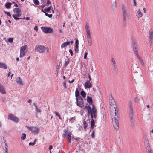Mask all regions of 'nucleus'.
<instances>
[{
	"mask_svg": "<svg viewBox=\"0 0 153 153\" xmlns=\"http://www.w3.org/2000/svg\"><path fill=\"white\" fill-rule=\"evenodd\" d=\"M92 82H90L88 81H87L84 84V87L85 89L87 88H90L92 86Z\"/></svg>",
	"mask_w": 153,
	"mask_h": 153,
	"instance_id": "12",
	"label": "nucleus"
},
{
	"mask_svg": "<svg viewBox=\"0 0 153 153\" xmlns=\"http://www.w3.org/2000/svg\"><path fill=\"white\" fill-rule=\"evenodd\" d=\"M53 148V146L52 145H50L49 146V149H50V150H51V149H52Z\"/></svg>",
	"mask_w": 153,
	"mask_h": 153,
	"instance_id": "58",
	"label": "nucleus"
},
{
	"mask_svg": "<svg viewBox=\"0 0 153 153\" xmlns=\"http://www.w3.org/2000/svg\"><path fill=\"white\" fill-rule=\"evenodd\" d=\"M34 29L36 31L38 30V28L36 26H35L34 28Z\"/></svg>",
	"mask_w": 153,
	"mask_h": 153,
	"instance_id": "60",
	"label": "nucleus"
},
{
	"mask_svg": "<svg viewBox=\"0 0 153 153\" xmlns=\"http://www.w3.org/2000/svg\"><path fill=\"white\" fill-rule=\"evenodd\" d=\"M83 124L84 126V129H85V131H86V127L88 126V124L87 123H86V121H85V120L83 121Z\"/></svg>",
	"mask_w": 153,
	"mask_h": 153,
	"instance_id": "31",
	"label": "nucleus"
},
{
	"mask_svg": "<svg viewBox=\"0 0 153 153\" xmlns=\"http://www.w3.org/2000/svg\"><path fill=\"white\" fill-rule=\"evenodd\" d=\"M85 30L86 31V33H90L89 29V26L88 23H87L85 25Z\"/></svg>",
	"mask_w": 153,
	"mask_h": 153,
	"instance_id": "25",
	"label": "nucleus"
},
{
	"mask_svg": "<svg viewBox=\"0 0 153 153\" xmlns=\"http://www.w3.org/2000/svg\"><path fill=\"white\" fill-rule=\"evenodd\" d=\"M111 63H112V65L114 67V70L115 71H117V68L116 66V65H115L116 62H115V60H114V59L112 58L111 59Z\"/></svg>",
	"mask_w": 153,
	"mask_h": 153,
	"instance_id": "15",
	"label": "nucleus"
},
{
	"mask_svg": "<svg viewBox=\"0 0 153 153\" xmlns=\"http://www.w3.org/2000/svg\"><path fill=\"white\" fill-rule=\"evenodd\" d=\"M35 144V142H33V143L30 142V143H29V145L30 146V145L33 146V145H34Z\"/></svg>",
	"mask_w": 153,
	"mask_h": 153,
	"instance_id": "50",
	"label": "nucleus"
},
{
	"mask_svg": "<svg viewBox=\"0 0 153 153\" xmlns=\"http://www.w3.org/2000/svg\"><path fill=\"white\" fill-rule=\"evenodd\" d=\"M137 12L138 15H137V16L138 18H139V17H141L142 16L143 14L141 12L140 9H138Z\"/></svg>",
	"mask_w": 153,
	"mask_h": 153,
	"instance_id": "22",
	"label": "nucleus"
},
{
	"mask_svg": "<svg viewBox=\"0 0 153 153\" xmlns=\"http://www.w3.org/2000/svg\"><path fill=\"white\" fill-rule=\"evenodd\" d=\"M74 81V79H73V80H72L71 81H70V80H69L68 81L69 82L71 83H72Z\"/></svg>",
	"mask_w": 153,
	"mask_h": 153,
	"instance_id": "61",
	"label": "nucleus"
},
{
	"mask_svg": "<svg viewBox=\"0 0 153 153\" xmlns=\"http://www.w3.org/2000/svg\"><path fill=\"white\" fill-rule=\"evenodd\" d=\"M149 41L152 42L153 39V30L151 29L149 31Z\"/></svg>",
	"mask_w": 153,
	"mask_h": 153,
	"instance_id": "11",
	"label": "nucleus"
},
{
	"mask_svg": "<svg viewBox=\"0 0 153 153\" xmlns=\"http://www.w3.org/2000/svg\"><path fill=\"white\" fill-rule=\"evenodd\" d=\"M20 51V57H22L24 56L25 53V51Z\"/></svg>",
	"mask_w": 153,
	"mask_h": 153,
	"instance_id": "34",
	"label": "nucleus"
},
{
	"mask_svg": "<svg viewBox=\"0 0 153 153\" xmlns=\"http://www.w3.org/2000/svg\"><path fill=\"white\" fill-rule=\"evenodd\" d=\"M70 42H67L64 43L63 44H62L61 46V47L62 48H63L65 47L67 45H69L70 44Z\"/></svg>",
	"mask_w": 153,
	"mask_h": 153,
	"instance_id": "21",
	"label": "nucleus"
},
{
	"mask_svg": "<svg viewBox=\"0 0 153 153\" xmlns=\"http://www.w3.org/2000/svg\"><path fill=\"white\" fill-rule=\"evenodd\" d=\"M79 92L78 91L77 89H76V91H75V96L77 98L78 97H79Z\"/></svg>",
	"mask_w": 153,
	"mask_h": 153,
	"instance_id": "30",
	"label": "nucleus"
},
{
	"mask_svg": "<svg viewBox=\"0 0 153 153\" xmlns=\"http://www.w3.org/2000/svg\"><path fill=\"white\" fill-rule=\"evenodd\" d=\"M34 3L36 5H38L39 4V2L38 0H34Z\"/></svg>",
	"mask_w": 153,
	"mask_h": 153,
	"instance_id": "46",
	"label": "nucleus"
},
{
	"mask_svg": "<svg viewBox=\"0 0 153 153\" xmlns=\"http://www.w3.org/2000/svg\"><path fill=\"white\" fill-rule=\"evenodd\" d=\"M133 51H134V53L137 56L139 55L138 52V49L137 47L136 46H134L133 47Z\"/></svg>",
	"mask_w": 153,
	"mask_h": 153,
	"instance_id": "23",
	"label": "nucleus"
},
{
	"mask_svg": "<svg viewBox=\"0 0 153 153\" xmlns=\"http://www.w3.org/2000/svg\"><path fill=\"white\" fill-rule=\"evenodd\" d=\"M123 18V22L126 23L127 19H128L130 16V13L127 12L126 9V7L123 5L122 7Z\"/></svg>",
	"mask_w": 153,
	"mask_h": 153,
	"instance_id": "3",
	"label": "nucleus"
},
{
	"mask_svg": "<svg viewBox=\"0 0 153 153\" xmlns=\"http://www.w3.org/2000/svg\"><path fill=\"white\" fill-rule=\"evenodd\" d=\"M31 101H32V100L31 99H29L28 100V102L29 103H31Z\"/></svg>",
	"mask_w": 153,
	"mask_h": 153,
	"instance_id": "63",
	"label": "nucleus"
},
{
	"mask_svg": "<svg viewBox=\"0 0 153 153\" xmlns=\"http://www.w3.org/2000/svg\"><path fill=\"white\" fill-rule=\"evenodd\" d=\"M35 106L36 107V110L38 112H41L40 109L38 108L37 107V106L36 105H35Z\"/></svg>",
	"mask_w": 153,
	"mask_h": 153,
	"instance_id": "45",
	"label": "nucleus"
},
{
	"mask_svg": "<svg viewBox=\"0 0 153 153\" xmlns=\"http://www.w3.org/2000/svg\"><path fill=\"white\" fill-rule=\"evenodd\" d=\"M8 119L16 123H18L19 121V118L13 114H10L8 116Z\"/></svg>",
	"mask_w": 153,
	"mask_h": 153,
	"instance_id": "7",
	"label": "nucleus"
},
{
	"mask_svg": "<svg viewBox=\"0 0 153 153\" xmlns=\"http://www.w3.org/2000/svg\"><path fill=\"white\" fill-rule=\"evenodd\" d=\"M129 116L131 123V125L132 126H134L135 125L134 120V118L133 108L132 105V103L131 102H129Z\"/></svg>",
	"mask_w": 153,
	"mask_h": 153,
	"instance_id": "4",
	"label": "nucleus"
},
{
	"mask_svg": "<svg viewBox=\"0 0 153 153\" xmlns=\"http://www.w3.org/2000/svg\"><path fill=\"white\" fill-rule=\"evenodd\" d=\"M85 108L87 110L86 111L88 112V114L91 115V118L94 117L96 118L97 117V111L95 105H92V108L89 105L85 106Z\"/></svg>",
	"mask_w": 153,
	"mask_h": 153,
	"instance_id": "1",
	"label": "nucleus"
},
{
	"mask_svg": "<svg viewBox=\"0 0 153 153\" xmlns=\"http://www.w3.org/2000/svg\"><path fill=\"white\" fill-rule=\"evenodd\" d=\"M26 138V134H23L22 135L21 138L22 140H25Z\"/></svg>",
	"mask_w": 153,
	"mask_h": 153,
	"instance_id": "39",
	"label": "nucleus"
},
{
	"mask_svg": "<svg viewBox=\"0 0 153 153\" xmlns=\"http://www.w3.org/2000/svg\"><path fill=\"white\" fill-rule=\"evenodd\" d=\"M135 80H139V79H143L141 75L140 74H138V76L137 75H136L135 76Z\"/></svg>",
	"mask_w": 153,
	"mask_h": 153,
	"instance_id": "20",
	"label": "nucleus"
},
{
	"mask_svg": "<svg viewBox=\"0 0 153 153\" xmlns=\"http://www.w3.org/2000/svg\"><path fill=\"white\" fill-rule=\"evenodd\" d=\"M87 41L90 40H92V38L91 37L90 33H87Z\"/></svg>",
	"mask_w": 153,
	"mask_h": 153,
	"instance_id": "27",
	"label": "nucleus"
},
{
	"mask_svg": "<svg viewBox=\"0 0 153 153\" xmlns=\"http://www.w3.org/2000/svg\"><path fill=\"white\" fill-rule=\"evenodd\" d=\"M80 94L84 98H85L86 94V93L83 91L81 92Z\"/></svg>",
	"mask_w": 153,
	"mask_h": 153,
	"instance_id": "33",
	"label": "nucleus"
},
{
	"mask_svg": "<svg viewBox=\"0 0 153 153\" xmlns=\"http://www.w3.org/2000/svg\"><path fill=\"white\" fill-rule=\"evenodd\" d=\"M16 83L19 85L22 86L23 85V82L22 81L20 77H18L16 79Z\"/></svg>",
	"mask_w": 153,
	"mask_h": 153,
	"instance_id": "13",
	"label": "nucleus"
},
{
	"mask_svg": "<svg viewBox=\"0 0 153 153\" xmlns=\"http://www.w3.org/2000/svg\"><path fill=\"white\" fill-rule=\"evenodd\" d=\"M74 118H75V117H72L70 119V120L71 121V120H73V121L74 120H75L74 119Z\"/></svg>",
	"mask_w": 153,
	"mask_h": 153,
	"instance_id": "59",
	"label": "nucleus"
},
{
	"mask_svg": "<svg viewBox=\"0 0 153 153\" xmlns=\"http://www.w3.org/2000/svg\"><path fill=\"white\" fill-rule=\"evenodd\" d=\"M60 68V65L59 64V65L56 66V68L57 69V71H58Z\"/></svg>",
	"mask_w": 153,
	"mask_h": 153,
	"instance_id": "49",
	"label": "nucleus"
},
{
	"mask_svg": "<svg viewBox=\"0 0 153 153\" xmlns=\"http://www.w3.org/2000/svg\"><path fill=\"white\" fill-rule=\"evenodd\" d=\"M72 134L70 132H69L68 134L67 138L68 139V142L69 143H71V138L72 137H71Z\"/></svg>",
	"mask_w": 153,
	"mask_h": 153,
	"instance_id": "17",
	"label": "nucleus"
},
{
	"mask_svg": "<svg viewBox=\"0 0 153 153\" xmlns=\"http://www.w3.org/2000/svg\"><path fill=\"white\" fill-rule=\"evenodd\" d=\"M12 4L11 3H7L5 4V6L7 8H9L11 7V5Z\"/></svg>",
	"mask_w": 153,
	"mask_h": 153,
	"instance_id": "29",
	"label": "nucleus"
},
{
	"mask_svg": "<svg viewBox=\"0 0 153 153\" xmlns=\"http://www.w3.org/2000/svg\"><path fill=\"white\" fill-rule=\"evenodd\" d=\"M92 118V120L91 122V129H93L95 125L94 120V119L95 118L93 117V118Z\"/></svg>",
	"mask_w": 153,
	"mask_h": 153,
	"instance_id": "16",
	"label": "nucleus"
},
{
	"mask_svg": "<svg viewBox=\"0 0 153 153\" xmlns=\"http://www.w3.org/2000/svg\"><path fill=\"white\" fill-rule=\"evenodd\" d=\"M13 39L12 38H9L8 39V42L11 43H12L13 42Z\"/></svg>",
	"mask_w": 153,
	"mask_h": 153,
	"instance_id": "41",
	"label": "nucleus"
},
{
	"mask_svg": "<svg viewBox=\"0 0 153 153\" xmlns=\"http://www.w3.org/2000/svg\"><path fill=\"white\" fill-rule=\"evenodd\" d=\"M27 128L34 134H37L38 133L39 129L37 127L27 126Z\"/></svg>",
	"mask_w": 153,
	"mask_h": 153,
	"instance_id": "8",
	"label": "nucleus"
},
{
	"mask_svg": "<svg viewBox=\"0 0 153 153\" xmlns=\"http://www.w3.org/2000/svg\"><path fill=\"white\" fill-rule=\"evenodd\" d=\"M4 143L5 144V149H8V146L7 145V143H6V142H4Z\"/></svg>",
	"mask_w": 153,
	"mask_h": 153,
	"instance_id": "53",
	"label": "nucleus"
},
{
	"mask_svg": "<svg viewBox=\"0 0 153 153\" xmlns=\"http://www.w3.org/2000/svg\"><path fill=\"white\" fill-rule=\"evenodd\" d=\"M5 13L7 15H8L9 16H10V17L11 16V15L9 12L5 11Z\"/></svg>",
	"mask_w": 153,
	"mask_h": 153,
	"instance_id": "47",
	"label": "nucleus"
},
{
	"mask_svg": "<svg viewBox=\"0 0 153 153\" xmlns=\"http://www.w3.org/2000/svg\"><path fill=\"white\" fill-rule=\"evenodd\" d=\"M88 45L91 47L92 46V40H88Z\"/></svg>",
	"mask_w": 153,
	"mask_h": 153,
	"instance_id": "38",
	"label": "nucleus"
},
{
	"mask_svg": "<svg viewBox=\"0 0 153 153\" xmlns=\"http://www.w3.org/2000/svg\"><path fill=\"white\" fill-rule=\"evenodd\" d=\"M87 102L89 103L90 105L92 104L93 100L91 97L89 96H87Z\"/></svg>",
	"mask_w": 153,
	"mask_h": 153,
	"instance_id": "19",
	"label": "nucleus"
},
{
	"mask_svg": "<svg viewBox=\"0 0 153 153\" xmlns=\"http://www.w3.org/2000/svg\"><path fill=\"white\" fill-rule=\"evenodd\" d=\"M64 86L65 88H66L67 87L66 82H63Z\"/></svg>",
	"mask_w": 153,
	"mask_h": 153,
	"instance_id": "56",
	"label": "nucleus"
},
{
	"mask_svg": "<svg viewBox=\"0 0 153 153\" xmlns=\"http://www.w3.org/2000/svg\"><path fill=\"white\" fill-rule=\"evenodd\" d=\"M51 9V6H50L44 9V10L46 12L49 11Z\"/></svg>",
	"mask_w": 153,
	"mask_h": 153,
	"instance_id": "40",
	"label": "nucleus"
},
{
	"mask_svg": "<svg viewBox=\"0 0 153 153\" xmlns=\"http://www.w3.org/2000/svg\"><path fill=\"white\" fill-rule=\"evenodd\" d=\"M145 148H146V150H147V152L151 150V148H150V146H149V145L146 146Z\"/></svg>",
	"mask_w": 153,
	"mask_h": 153,
	"instance_id": "37",
	"label": "nucleus"
},
{
	"mask_svg": "<svg viewBox=\"0 0 153 153\" xmlns=\"http://www.w3.org/2000/svg\"><path fill=\"white\" fill-rule=\"evenodd\" d=\"M92 134L91 135V137L94 138L95 137V130L94 129H92Z\"/></svg>",
	"mask_w": 153,
	"mask_h": 153,
	"instance_id": "35",
	"label": "nucleus"
},
{
	"mask_svg": "<svg viewBox=\"0 0 153 153\" xmlns=\"http://www.w3.org/2000/svg\"><path fill=\"white\" fill-rule=\"evenodd\" d=\"M77 105L80 107H82L84 106L82 98L79 96L76 98Z\"/></svg>",
	"mask_w": 153,
	"mask_h": 153,
	"instance_id": "9",
	"label": "nucleus"
},
{
	"mask_svg": "<svg viewBox=\"0 0 153 153\" xmlns=\"http://www.w3.org/2000/svg\"><path fill=\"white\" fill-rule=\"evenodd\" d=\"M143 11L144 13H146V9L145 8H144L143 9Z\"/></svg>",
	"mask_w": 153,
	"mask_h": 153,
	"instance_id": "64",
	"label": "nucleus"
},
{
	"mask_svg": "<svg viewBox=\"0 0 153 153\" xmlns=\"http://www.w3.org/2000/svg\"><path fill=\"white\" fill-rule=\"evenodd\" d=\"M13 11L15 14L13 15L12 16L15 20H18L22 19L21 18H18L20 17L22 15L20 9L19 8H15L13 9Z\"/></svg>",
	"mask_w": 153,
	"mask_h": 153,
	"instance_id": "5",
	"label": "nucleus"
},
{
	"mask_svg": "<svg viewBox=\"0 0 153 153\" xmlns=\"http://www.w3.org/2000/svg\"><path fill=\"white\" fill-rule=\"evenodd\" d=\"M88 53L87 52H85V54H84V59H86L87 58V55L88 54Z\"/></svg>",
	"mask_w": 153,
	"mask_h": 153,
	"instance_id": "48",
	"label": "nucleus"
},
{
	"mask_svg": "<svg viewBox=\"0 0 153 153\" xmlns=\"http://www.w3.org/2000/svg\"><path fill=\"white\" fill-rule=\"evenodd\" d=\"M137 58L138 59V60H139L140 62L141 63L142 65H144V63L143 62V61L141 57L139 55H137Z\"/></svg>",
	"mask_w": 153,
	"mask_h": 153,
	"instance_id": "24",
	"label": "nucleus"
},
{
	"mask_svg": "<svg viewBox=\"0 0 153 153\" xmlns=\"http://www.w3.org/2000/svg\"><path fill=\"white\" fill-rule=\"evenodd\" d=\"M70 60L67 57V59L66 60H65V63L64 64V66L65 67H66L68 64Z\"/></svg>",
	"mask_w": 153,
	"mask_h": 153,
	"instance_id": "26",
	"label": "nucleus"
},
{
	"mask_svg": "<svg viewBox=\"0 0 153 153\" xmlns=\"http://www.w3.org/2000/svg\"><path fill=\"white\" fill-rule=\"evenodd\" d=\"M0 92L3 94H5L6 92L5 90L4 86L0 83Z\"/></svg>",
	"mask_w": 153,
	"mask_h": 153,
	"instance_id": "14",
	"label": "nucleus"
},
{
	"mask_svg": "<svg viewBox=\"0 0 153 153\" xmlns=\"http://www.w3.org/2000/svg\"><path fill=\"white\" fill-rule=\"evenodd\" d=\"M45 15L48 17H49L51 18L52 17V15L51 14H49L45 12Z\"/></svg>",
	"mask_w": 153,
	"mask_h": 153,
	"instance_id": "44",
	"label": "nucleus"
},
{
	"mask_svg": "<svg viewBox=\"0 0 153 153\" xmlns=\"http://www.w3.org/2000/svg\"><path fill=\"white\" fill-rule=\"evenodd\" d=\"M114 108L115 109V115L113 118H112V122L114 128L116 130H117L119 129V113L117 108L114 107Z\"/></svg>",
	"mask_w": 153,
	"mask_h": 153,
	"instance_id": "2",
	"label": "nucleus"
},
{
	"mask_svg": "<svg viewBox=\"0 0 153 153\" xmlns=\"http://www.w3.org/2000/svg\"><path fill=\"white\" fill-rule=\"evenodd\" d=\"M27 46H22L21 47L20 51H25L26 48Z\"/></svg>",
	"mask_w": 153,
	"mask_h": 153,
	"instance_id": "36",
	"label": "nucleus"
},
{
	"mask_svg": "<svg viewBox=\"0 0 153 153\" xmlns=\"http://www.w3.org/2000/svg\"><path fill=\"white\" fill-rule=\"evenodd\" d=\"M47 4H48L49 5V4H50L51 2H50V1L49 0H48L47 1Z\"/></svg>",
	"mask_w": 153,
	"mask_h": 153,
	"instance_id": "62",
	"label": "nucleus"
},
{
	"mask_svg": "<svg viewBox=\"0 0 153 153\" xmlns=\"http://www.w3.org/2000/svg\"><path fill=\"white\" fill-rule=\"evenodd\" d=\"M11 3H12V4H13L14 6H15L16 7H17L18 6L17 4L15 2H13Z\"/></svg>",
	"mask_w": 153,
	"mask_h": 153,
	"instance_id": "54",
	"label": "nucleus"
},
{
	"mask_svg": "<svg viewBox=\"0 0 153 153\" xmlns=\"http://www.w3.org/2000/svg\"><path fill=\"white\" fill-rule=\"evenodd\" d=\"M64 134H63V137H65V136L66 135H68V133H69L70 131H69L68 129L65 130L64 131Z\"/></svg>",
	"mask_w": 153,
	"mask_h": 153,
	"instance_id": "28",
	"label": "nucleus"
},
{
	"mask_svg": "<svg viewBox=\"0 0 153 153\" xmlns=\"http://www.w3.org/2000/svg\"><path fill=\"white\" fill-rule=\"evenodd\" d=\"M69 51V52H70L71 55L72 56H73V54L72 50H71V49H70Z\"/></svg>",
	"mask_w": 153,
	"mask_h": 153,
	"instance_id": "55",
	"label": "nucleus"
},
{
	"mask_svg": "<svg viewBox=\"0 0 153 153\" xmlns=\"http://www.w3.org/2000/svg\"><path fill=\"white\" fill-rule=\"evenodd\" d=\"M133 2L134 3V6H136V2L135 0H133Z\"/></svg>",
	"mask_w": 153,
	"mask_h": 153,
	"instance_id": "57",
	"label": "nucleus"
},
{
	"mask_svg": "<svg viewBox=\"0 0 153 153\" xmlns=\"http://www.w3.org/2000/svg\"><path fill=\"white\" fill-rule=\"evenodd\" d=\"M79 44V41L77 39H76L75 41V45H78Z\"/></svg>",
	"mask_w": 153,
	"mask_h": 153,
	"instance_id": "52",
	"label": "nucleus"
},
{
	"mask_svg": "<svg viewBox=\"0 0 153 153\" xmlns=\"http://www.w3.org/2000/svg\"><path fill=\"white\" fill-rule=\"evenodd\" d=\"M0 68L6 69L7 68V66L5 64L0 62Z\"/></svg>",
	"mask_w": 153,
	"mask_h": 153,
	"instance_id": "18",
	"label": "nucleus"
},
{
	"mask_svg": "<svg viewBox=\"0 0 153 153\" xmlns=\"http://www.w3.org/2000/svg\"><path fill=\"white\" fill-rule=\"evenodd\" d=\"M75 50L76 52L77 53L79 51L78 46V45H75Z\"/></svg>",
	"mask_w": 153,
	"mask_h": 153,
	"instance_id": "43",
	"label": "nucleus"
},
{
	"mask_svg": "<svg viewBox=\"0 0 153 153\" xmlns=\"http://www.w3.org/2000/svg\"><path fill=\"white\" fill-rule=\"evenodd\" d=\"M135 100L136 102H138L140 100L139 98H137V97H136L135 98Z\"/></svg>",
	"mask_w": 153,
	"mask_h": 153,
	"instance_id": "51",
	"label": "nucleus"
},
{
	"mask_svg": "<svg viewBox=\"0 0 153 153\" xmlns=\"http://www.w3.org/2000/svg\"><path fill=\"white\" fill-rule=\"evenodd\" d=\"M144 144L145 146L149 145V143L147 139H145Z\"/></svg>",
	"mask_w": 153,
	"mask_h": 153,
	"instance_id": "32",
	"label": "nucleus"
},
{
	"mask_svg": "<svg viewBox=\"0 0 153 153\" xmlns=\"http://www.w3.org/2000/svg\"><path fill=\"white\" fill-rule=\"evenodd\" d=\"M46 49L48 51V49L47 48H46L44 46L39 45H36L35 47V50L36 51L41 53H44Z\"/></svg>",
	"mask_w": 153,
	"mask_h": 153,
	"instance_id": "6",
	"label": "nucleus"
},
{
	"mask_svg": "<svg viewBox=\"0 0 153 153\" xmlns=\"http://www.w3.org/2000/svg\"><path fill=\"white\" fill-rule=\"evenodd\" d=\"M41 29L43 32L46 33H51L53 31L52 28L48 27H42Z\"/></svg>",
	"mask_w": 153,
	"mask_h": 153,
	"instance_id": "10",
	"label": "nucleus"
},
{
	"mask_svg": "<svg viewBox=\"0 0 153 153\" xmlns=\"http://www.w3.org/2000/svg\"><path fill=\"white\" fill-rule=\"evenodd\" d=\"M54 113H55L56 115L58 116L60 119H62V118L60 115L56 111H55Z\"/></svg>",
	"mask_w": 153,
	"mask_h": 153,
	"instance_id": "42",
	"label": "nucleus"
}]
</instances>
